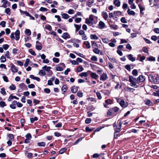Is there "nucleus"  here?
Instances as JSON below:
<instances>
[{"mask_svg": "<svg viewBox=\"0 0 159 159\" xmlns=\"http://www.w3.org/2000/svg\"><path fill=\"white\" fill-rule=\"evenodd\" d=\"M102 16L104 19L106 20H107L108 17V15L107 12L103 11L102 12Z\"/></svg>", "mask_w": 159, "mask_h": 159, "instance_id": "obj_15", "label": "nucleus"}, {"mask_svg": "<svg viewBox=\"0 0 159 159\" xmlns=\"http://www.w3.org/2000/svg\"><path fill=\"white\" fill-rule=\"evenodd\" d=\"M85 23L88 25H90L93 24L92 22H91L89 19L88 18L86 19Z\"/></svg>", "mask_w": 159, "mask_h": 159, "instance_id": "obj_35", "label": "nucleus"}, {"mask_svg": "<svg viewBox=\"0 0 159 159\" xmlns=\"http://www.w3.org/2000/svg\"><path fill=\"white\" fill-rule=\"evenodd\" d=\"M91 120L90 118H87L86 119L85 122L86 124H89L91 122Z\"/></svg>", "mask_w": 159, "mask_h": 159, "instance_id": "obj_59", "label": "nucleus"}, {"mask_svg": "<svg viewBox=\"0 0 159 159\" xmlns=\"http://www.w3.org/2000/svg\"><path fill=\"white\" fill-rule=\"evenodd\" d=\"M120 125H117L116 127V128L115 129V135L116 133H118V132L120 131V129L121 128Z\"/></svg>", "mask_w": 159, "mask_h": 159, "instance_id": "obj_14", "label": "nucleus"}, {"mask_svg": "<svg viewBox=\"0 0 159 159\" xmlns=\"http://www.w3.org/2000/svg\"><path fill=\"white\" fill-rule=\"evenodd\" d=\"M0 92L1 93H2L3 95H4L6 94V92L5 91V89L4 88H2L1 89Z\"/></svg>", "mask_w": 159, "mask_h": 159, "instance_id": "obj_49", "label": "nucleus"}, {"mask_svg": "<svg viewBox=\"0 0 159 159\" xmlns=\"http://www.w3.org/2000/svg\"><path fill=\"white\" fill-rule=\"evenodd\" d=\"M8 137L9 138V140H11L12 141H14V136L12 134H9Z\"/></svg>", "mask_w": 159, "mask_h": 159, "instance_id": "obj_31", "label": "nucleus"}, {"mask_svg": "<svg viewBox=\"0 0 159 159\" xmlns=\"http://www.w3.org/2000/svg\"><path fill=\"white\" fill-rule=\"evenodd\" d=\"M45 28L49 31H51L52 29V27L50 25H46L45 27Z\"/></svg>", "mask_w": 159, "mask_h": 159, "instance_id": "obj_45", "label": "nucleus"}, {"mask_svg": "<svg viewBox=\"0 0 159 159\" xmlns=\"http://www.w3.org/2000/svg\"><path fill=\"white\" fill-rule=\"evenodd\" d=\"M88 72H90V76L93 79H97L98 76L97 74L95 73H93L91 72L90 71H88Z\"/></svg>", "mask_w": 159, "mask_h": 159, "instance_id": "obj_4", "label": "nucleus"}, {"mask_svg": "<svg viewBox=\"0 0 159 159\" xmlns=\"http://www.w3.org/2000/svg\"><path fill=\"white\" fill-rule=\"evenodd\" d=\"M125 90L127 92L132 91V92H133V91L135 89H134L130 88L127 87L125 88Z\"/></svg>", "mask_w": 159, "mask_h": 159, "instance_id": "obj_21", "label": "nucleus"}, {"mask_svg": "<svg viewBox=\"0 0 159 159\" xmlns=\"http://www.w3.org/2000/svg\"><path fill=\"white\" fill-rule=\"evenodd\" d=\"M62 17L65 19H67L69 17V15L65 13H63L62 14Z\"/></svg>", "mask_w": 159, "mask_h": 159, "instance_id": "obj_30", "label": "nucleus"}, {"mask_svg": "<svg viewBox=\"0 0 159 159\" xmlns=\"http://www.w3.org/2000/svg\"><path fill=\"white\" fill-rule=\"evenodd\" d=\"M39 10L41 11H48V9L46 8L43 7H41Z\"/></svg>", "mask_w": 159, "mask_h": 159, "instance_id": "obj_51", "label": "nucleus"}, {"mask_svg": "<svg viewBox=\"0 0 159 159\" xmlns=\"http://www.w3.org/2000/svg\"><path fill=\"white\" fill-rule=\"evenodd\" d=\"M127 57L130 61H134L135 60V58L134 57H133L132 55L131 54L127 55Z\"/></svg>", "mask_w": 159, "mask_h": 159, "instance_id": "obj_8", "label": "nucleus"}, {"mask_svg": "<svg viewBox=\"0 0 159 159\" xmlns=\"http://www.w3.org/2000/svg\"><path fill=\"white\" fill-rule=\"evenodd\" d=\"M0 61L1 62H5L6 60V57L4 56H2L0 58Z\"/></svg>", "mask_w": 159, "mask_h": 159, "instance_id": "obj_22", "label": "nucleus"}, {"mask_svg": "<svg viewBox=\"0 0 159 159\" xmlns=\"http://www.w3.org/2000/svg\"><path fill=\"white\" fill-rule=\"evenodd\" d=\"M26 139H31L32 137L30 133H28L25 136Z\"/></svg>", "mask_w": 159, "mask_h": 159, "instance_id": "obj_57", "label": "nucleus"}, {"mask_svg": "<svg viewBox=\"0 0 159 159\" xmlns=\"http://www.w3.org/2000/svg\"><path fill=\"white\" fill-rule=\"evenodd\" d=\"M29 51L31 55L34 56H35L36 55V54L35 53V52L32 49H29Z\"/></svg>", "mask_w": 159, "mask_h": 159, "instance_id": "obj_25", "label": "nucleus"}, {"mask_svg": "<svg viewBox=\"0 0 159 159\" xmlns=\"http://www.w3.org/2000/svg\"><path fill=\"white\" fill-rule=\"evenodd\" d=\"M93 128H89V127H86L85 128V130L87 132H90L93 130Z\"/></svg>", "mask_w": 159, "mask_h": 159, "instance_id": "obj_33", "label": "nucleus"}, {"mask_svg": "<svg viewBox=\"0 0 159 159\" xmlns=\"http://www.w3.org/2000/svg\"><path fill=\"white\" fill-rule=\"evenodd\" d=\"M102 40L104 43H107L109 41V39L106 38H103L102 39Z\"/></svg>", "mask_w": 159, "mask_h": 159, "instance_id": "obj_47", "label": "nucleus"}, {"mask_svg": "<svg viewBox=\"0 0 159 159\" xmlns=\"http://www.w3.org/2000/svg\"><path fill=\"white\" fill-rule=\"evenodd\" d=\"M20 31L18 30H16L15 33V35L16 36L15 39L16 40H18L20 38Z\"/></svg>", "mask_w": 159, "mask_h": 159, "instance_id": "obj_9", "label": "nucleus"}, {"mask_svg": "<svg viewBox=\"0 0 159 159\" xmlns=\"http://www.w3.org/2000/svg\"><path fill=\"white\" fill-rule=\"evenodd\" d=\"M91 43H92V48H94L95 47H98L97 44L94 41H92Z\"/></svg>", "mask_w": 159, "mask_h": 159, "instance_id": "obj_43", "label": "nucleus"}, {"mask_svg": "<svg viewBox=\"0 0 159 159\" xmlns=\"http://www.w3.org/2000/svg\"><path fill=\"white\" fill-rule=\"evenodd\" d=\"M91 59L92 61H97L98 60V58H97V57L96 56H93L91 57Z\"/></svg>", "mask_w": 159, "mask_h": 159, "instance_id": "obj_53", "label": "nucleus"}, {"mask_svg": "<svg viewBox=\"0 0 159 159\" xmlns=\"http://www.w3.org/2000/svg\"><path fill=\"white\" fill-rule=\"evenodd\" d=\"M0 106L2 107H3L6 106L5 102L3 101L0 102Z\"/></svg>", "mask_w": 159, "mask_h": 159, "instance_id": "obj_44", "label": "nucleus"}, {"mask_svg": "<svg viewBox=\"0 0 159 159\" xmlns=\"http://www.w3.org/2000/svg\"><path fill=\"white\" fill-rule=\"evenodd\" d=\"M74 26L76 28V31H79L81 28V25H78L75 24Z\"/></svg>", "mask_w": 159, "mask_h": 159, "instance_id": "obj_26", "label": "nucleus"}, {"mask_svg": "<svg viewBox=\"0 0 159 159\" xmlns=\"http://www.w3.org/2000/svg\"><path fill=\"white\" fill-rule=\"evenodd\" d=\"M0 25L3 27H4L6 26V22L4 21H2L0 23Z\"/></svg>", "mask_w": 159, "mask_h": 159, "instance_id": "obj_52", "label": "nucleus"}, {"mask_svg": "<svg viewBox=\"0 0 159 159\" xmlns=\"http://www.w3.org/2000/svg\"><path fill=\"white\" fill-rule=\"evenodd\" d=\"M84 44L86 45L87 48H90V43L88 41H85L84 42Z\"/></svg>", "mask_w": 159, "mask_h": 159, "instance_id": "obj_29", "label": "nucleus"}, {"mask_svg": "<svg viewBox=\"0 0 159 159\" xmlns=\"http://www.w3.org/2000/svg\"><path fill=\"white\" fill-rule=\"evenodd\" d=\"M127 13L129 15H135V12L133 11H130L129 9L127 11Z\"/></svg>", "mask_w": 159, "mask_h": 159, "instance_id": "obj_19", "label": "nucleus"}, {"mask_svg": "<svg viewBox=\"0 0 159 159\" xmlns=\"http://www.w3.org/2000/svg\"><path fill=\"white\" fill-rule=\"evenodd\" d=\"M110 27H111V28L115 30H116L118 29L117 26L116 25H110Z\"/></svg>", "mask_w": 159, "mask_h": 159, "instance_id": "obj_36", "label": "nucleus"}, {"mask_svg": "<svg viewBox=\"0 0 159 159\" xmlns=\"http://www.w3.org/2000/svg\"><path fill=\"white\" fill-rule=\"evenodd\" d=\"M132 74L134 76H137L138 75V72L136 70H134L132 71Z\"/></svg>", "mask_w": 159, "mask_h": 159, "instance_id": "obj_50", "label": "nucleus"}, {"mask_svg": "<svg viewBox=\"0 0 159 159\" xmlns=\"http://www.w3.org/2000/svg\"><path fill=\"white\" fill-rule=\"evenodd\" d=\"M90 38L92 39H98V37L95 34H91L90 35Z\"/></svg>", "mask_w": 159, "mask_h": 159, "instance_id": "obj_23", "label": "nucleus"}, {"mask_svg": "<svg viewBox=\"0 0 159 159\" xmlns=\"http://www.w3.org/2000/svg\"><path fill=\"white\" fill-rule=\"evenodd\" d=\"M29 61H30L29 59L28 58L26 59L25 60V62L24 64V66L25 67H27L28 65Z\"/></svg>", "mask_w": 159, "mask_h": 159, "instance_id": "obj_41", "label": "nucleus"}, {"mask_svg": "<svg viewBox=\"0 0 159 159\" xmlns=\"http://www.w3.org/2000/svg\"><path fill=\"white\" fill-rule=\"evenodd\" d=\"M99 28L100 29H102L105 26V24L102 21H100L99 23Z\"/></svg>", "mask_w": 159, "mask_h": 159, "instance_id": "obj_13", "label": "nucleus"}, {"mask_svg": "<svg viewBox=\"0 0 159 159\" xmlns=\"http://www.w3.org/2000/svg\"><path fill=\"white\" fill-rule=\"evenodd\" d=\"M9 46L8 44H4L2 46L3 48L5 50H7L9 48Z\"/></svg>", "mask_w": 159, "mask_h": 159, "instance_id": "obj_56", "label": "nucleus"}, {"mask_svg": "<svg viewBox=\"0 0 159 159\" xmlns=\"http://www.w3.org/2000/svg\"><path fill=\"white\" fill-rule=\"evenodd\" d=\"M149 80L152 83L155 84H159V75L157 74L150 75L148 76Z\"/></svg>", "mask_w": 159, "mask_h": 159, "instance_id": "obj_1", "label": "nucleus"}, {"mask_svg": "<svg viewBox=\"0 0 159 159\" xmlns=\"http://www.w3.org/2000/svg\"><path fill=\"white\" fill-rule=\"evenodd\" d=\"M107 78V75L106 74L103 73L101 76L100 79L102 80H105Z\"/></svg>", "mask_w": 159, "mask_h": 159, "instance_id": "obj_11", "label": "nucleus"}, {"mask_svg": "<svg viewBox=\"0 0 159 159\" xmlns=\"http://www.w3.org/2000/svg\"><path fill=\"white\" fill-rule=\"evenodd\" d=\"M44 91L46 93H49L50 92V90L49 89L45 88L44 89Z\"/></svg>", "mask_w": 159, "mask_h": 159, "instance_id": "obj_64", "label": "nucleus"}, {"mask_svg": "<svg viewBox=\"0 0 159 159\" xmlns=\"http://www.w3.org/2000/svg\"><path fill=\"white\" fill-rule=\"evenodd\" d=\"M37 145L39 146L44 147L45 145V143L44 142H39L37 143Z\"/></svg>", "mask_w": 159, "mask_h": 159, "instance_id": "obj_24", "label": "nucleus"}, {"mask_svg": "<svg viewBox=\"0 0 159 159\" xmlns=\"http://www.w3.org/2000/svg\"><path fill=\"white\" fill-rule=\"evenodd\" d=\"M120 21L121 22H122L123 23H127V21H126L125 18L124 17H122L120 19Z\"/></svg>", "mask_w": 159, "mask_h": 159, "instance_id": "obj_48", "label": "nucleus"}, {"mask_svg": "<svg viewBox=\"0 0 159 159\" xmlns=\"http://www.w3.org/2000/svg\"><path fill=\"white\" fill-rule=\"evenodd\" d=\"M96 94L98 98L99 99H101L102 98V96L100 93L99 92H96Z\"/></svg>", "mask_w": 159, "mask_h": 159, "instance_id": "obj_46", "label": "nucleus"}, {"mask_svg": "<svg viewBox=\"0 0 159 159\" xmlns=\"http://www.w3.org/2000/svg\"><path fill=\"white\" fill-rule=\"evenodd\" d=\"M88 73V72H82V73H80L79 75L80 76L82 77H86L88 75V74H87Z\"/></svg>", "mask_w": 159, "mask_h": 159, "instance_id": "obj_17", "label": "nucleus"}, {"mask_svg": "<svg viewBox=\"0 0 159 159\" xmlns=\"http://www.w3.org/2000/svg\"><path fill=\"white\" fill-rule=\"evenodd\" d=\"M11 69L12 71L13 72H16L18 71V68L16 67L14 65H12Z\"/></svg>", "mask_w": 159, "mask_h": 159, "instance_id": "obj_10", "label": "nucleus"}, {"mask_svg": "<svg viewBox=\"0 0 159 159\" xmlns=\"http://www.w3.org/2000/svg\"><path fill=\"white\" fill-rule=\"evenodd\" d=\"M117 101L122 107L125 108L128 105V103L127 102L125 103V101L121 99H117Z\"/></svg>", "mask_w": 159, "mask_h": 159, "instance_id": "obj_3", "label": "nucleus"}, {"mask_svg": "<svg viewBox=\"0 0 159 159\" xmlns=\"http://www.w3.org/2000/svg\"><path fill=\"white\" fill-rule=\"evenodd\" d=\"M114 4L115 6L119 7L120 5V2L119 0H114Z\"/></svg>", "mask_w": 159, "mask_h": 159, "instance_id": "obj_12", "label": "nucleus"}, {"mask_svg": "<svg viewBox=\"0 0 159 159\" xmlns=\"http://www.w3.org/2000/svg\"><path fill=\"white\" fill-rule=\"evenodd\" d=\"M93 52L96 54H99L100 52V50L98 48H95L93 50Z\"/></svg>", "mask_w": 159, "mask_h": 159, "instance_id": "obj_42", "label": "nucleus"}, {"mask_svg": "<svg viewBox=\"0 0 159 159\" xmlns=\"http://www.w3.org/2000/svg\"><path fill=\"white\" fill-rule=\"evenodd\" d=\"M79 87L73 86L71 88V91L73 93H76L78 90Z\"/></svg>", "mask_w": 159, "mask_h": 159, "instance_id": "obj_7", "label": "nucleus"}, {"mask_svg": "<svg viewBox=\"0 0 159 159\" xmlns=\"http://www.w3.org/2000/svg\"><path fill=\"white\" fill-rule=\"evenodd\" d=\"M147 59L149 61H154L155 60V58L151 56L147 58Z\"/></svg>", "mask_w": 159, "mask_h": 159, "instance_id": "obj_39", "label": "nucleus"}, {"mask_svg": "<svg viewBox=\"0 0 159 159\" xmlns=\"http://www.w3.org/2000/svg\"><path fill=\"white\" fill-rule=\"evenodd\" d=\"M144 102L147 105L150 106L152 104V102L148 99H145L144 101Z\"/></svg>", "mask_w": 159, "mask_h": 159, "instance_id": "obj_18", "label": "nucleus"}, {"mask_svg": "<svg viewBox=\"0 0 159 159\" xmlns=\"http://www.w3.org/2000/svg\"><path fill=\"white\" fill-rule=\"evenodd\" d=\"M129 81L130 82V85L134 88L137 87L136 86V84H138L139 81H138L137 79H136L133 77L132 76L129 77Z\"/></svg>", "mask_w": 159, "mask_h": 159, "instance_id": "obj_2", "label": "nucleus"}, {"mask_svg": "<svg viewBox=\"0 0 159 159\" xmlns=\"http://www.w3.org/2000/svg\"><path fill=\"white\" fill-rule=\"evenodd\" d=\"M13 96H12L11 95L9 97L7 100L8 102H10L11 101V100L13 99Z\"/></svg>", "mask_w": 159, "mask_h": 159, "instance_id": "obj_63", "label": "nucleus"}, {"mask_svg": "<svg viewBox=\"0 0 159 159\" xmlns=\"http://www.w3.org/2000/svg\"><path fill=\"white\" fill-rule=\"evenodd\" d=\"M63 69L61 66H58L56 68V70L57 71H61L63 70Z\"/></svg>", "mask_w": 159, "mask_h": 159, "instance_id": "obj_62", "label": "nucleus"}, {"mask_svg": "<svg viewBox=\"0 0 159 159\" xmlns=\"http://www.w3.org/2000/svg\"><path fill=\"white\" fill-rule=\"evenodd\" d=\"M42 68L43 69H44L45 70L48 72H49L51 69V67H50L47 66L46 65L44 66Z\"/></svg>", "mask_w": 159, "mask_h": 159, "instance_id": "obj_16", "label": "nucleus"}, {"mask_svg": "<svg viewBox=\"0 0 159 159\" xmlns=\"http://www.w3.org/2000/svg\"><path fill=\"white\" fill-rule=\"evenodd\" d=\"M137 80L138 81H139V83L140 82L143 81L144 80V79L142 76L140 75L137 78Z\"/></svg>", "mask_w": 159, "mask_h": 159, "instance_id": "obj_20", "label": "nucleus"}, {"mask_svg": "<svg viewBox=\"0 0 159 159\" xmlns=\"http://www.w3.org/2000/svg\"><path fill=\"white\" fill-rule=\"evenodd\" d=\"M94 2L93 0H89V1L87 3V5L89 7H90L91 5Z\"/></svg>", "mask_w": 159, "mask_h": 159, "instance_id": "obj_28", "label": "nucleus"}, {"mask_svg": "<svg viewBox=\"0 0 159 159\" xmlns=\"http://www.w3.org/2000/svg\"><path fill=\"white\" fill-rule=\"evenodd\" d=\"M35 48L38 50H41L42 49L41 45H38L36 44L35 46Z\"/></svg>", "mask_w": 159, "mask_h": 159, "instance_id": "obj_40", "label": "nucleus"}, {"mask_svg": "<svg viewBox=\"0 0 159 159\" xmlns=\"http://www.w3.org/2000/svg\"><path fill=\"white\" fill-rule=\"evenodd\" d=\"M25 32L27 35L28 36L30 35L31 34V31L29 29H26L25 30Z\"/></svg>", "mask_w": 159, "mask_h": 159, "instance_id": "obj_60", "label": "nucleus"}, {"mask_svg": "<svg viewBox=\"0 0 159 159\" xmlns=\"http://www.w3.org/2000/svg\"><path fill=\"white\" fill-rule=\"evenodd\" d=\"M66 150V149L65 148H64L61 149L59 151L60 154H62L64 153Z\"/></svg>", "mask_w": 159, "mask_h": 159, "instance_id": "obj_32", "label": "nucleus"}, {"mask_svg": "<svg viewBox=\"0 0 159 159\" xmlns=\"http://www.w3.org/2000/svg\"><path fill=\"white\" fill-rule=\"evenodd\" d=\"M10 89L11 90H14L16 89V86L12 84L9 87Z\"/></svg>", "mask_w": 159, "mask_h": 159, "instance_id": "obj_37", "label": "nucleus"}, {"mask_svg": "<svg viewBox=\"0 0 159 159\" xmlns=\"http://www.w3.org/2000/svg\"><path fill=\"white\" fill-rule=\"evenodd\" d=\"M82 139H83V137H81L80 138V139H78L75 143H74V145H76L78 143L80 142L82 140Z\"/></svg>", "mask_w": 159, "mask_h": 159, "instance_id": "obj_54", "label": "nucleus"}, {"mask_svg": "<svg viewBox=\"0 0 159 159\" xmlns=\"http://www.w3.org/2000/svg\"><path fill=\"white\" fill-rule=\"evenodd\" d=\"M62 37L64 39H70V36L68 33L67 32H65L63 34Z\"/></svg>", "mask_w": 159, "mask_h": 159, "instance_id": "obj_6", "label": "nucleus"}, {"mask_svg": "<svg viewBox=\"0 0 159 159\" xmlns=\"http://www.w3.org/2000/svg\"><path fill=\"white\" fill-rule=\"evenodd\" d=\"M39 73L41 75H45V72L43 70H40Z\"/></svg>", "mask_w": 159, "mask_h": 159, "instance_id": "obj_34", "label": "nucleus"}, {"mask_svg": "<svg viewBox=\"0 0 159 159\" xmlns=\"http://www.w3.org/2000/svg\"><path fill=\"white\" fill-rule=\"evenodd\" d=\"M139 7L140 9V12L143 11L145 10V8L140 4L139 5Z\"/></svg>", "mask_w": 159, "mask_h": 159, "instance_id": "obj_38", "label": "nucleus"}, {"mask_svg": "<svg viewBox=\"0 0 159 159\" xmlns=\"http://www.w3.org/2000/svg\"><path fill=\"white\" fill-rule=\"evenodd\" d=\"M81 18H77L75 19V21L77 23H80L81 20Z\"/></svg>", "mask_w": 159, "mask_h": 159, "instance_id": "obj_55", "label": "nucleus"}, {"mask_svg": "<svg viewBox=\"0 0 159 159\" xmlns=\"http://www.w3.org/2000/svg\"><path fill=\"white\" fill-rule=\"evenodd\" d=\"M16 105L17 101L15 100L11 102V104L10 105V107L12 109H15L16 108Z\"/></svg>", "mask_w": 159, "mask_h": 159, "instance_id": "obj_5", "label": "nucleus"}, {"mask_svg": "<svg viewBox=\"0 0 159 159\" xmlns=\"http://www.w3.org/2000/svg\"><path fill=\"white\" fill-rule=\"evenodd\" d=\"M53 61L54 62H56V63H58L59 61V59L58 58H55V57H53L52 59Z\"/></svg>", "mask_w": 159, "mask_h": 159, "instance_id": "obj_58", "label": "nucleus"}, {"mask_svg": "<svg viewBox=\"0 0 159 159\" xmlns=\"http://www.w3.org/2000/svg\"><path fill=\"white\" fill-rule=\"evenodd\" d=\"M83 68L82 66H78L77 69V71L78 72H80L83 70Z\"/></svg>", "mask_w": 159, "mask_h": 159, "instance_id": "obj_27", "label": "nucleus"}, {"mask_svg": "<svg viewBox=\"0 0 159 159\" xmlns=\"http://www.w3.org/2000/svg\"><path fill=\"white\" fill-rule=\"evenodd\" d=\"M77 95L79 97H82L83 96V93L82 92L79 91L77 93Z\"/></svg>", "mask_w": 159, "mask_h": 159, "instance_id": "obj_61", "label": "nucleus"}]
</instances>
